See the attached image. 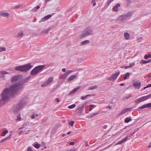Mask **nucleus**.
I'll use <instances>...</instances> for the list:
<instances>
[{
  "instance_id": "nucleus-1",
  "label": "nucleus",
  "mask_w": 151,
  "mask_h": 151,
  "mask_svg": "<svg viewBox=\"0 0 151 151\" xmlns=\"http://www.w3.org/2000/svg\"><path fill=\"white\" fill-rule=\"evenodd\" d=\"M30 78V76H27L24 80L13 84L9 88H6L4 90L1 94L0 106H2L10 98H13L18 90L22 89L24 83Z\"/></svg>"
},
{
  "instance_id": "nucleus-2",
  "label": "nucleus",
  "mask_w": 151,
  "mask_h": 151,
  "mask_svg": "<svg viewBox=\"0 0 151 151\" xmlns=\"http://www.w3.org/2000/svg\"><path fill=\"white\" fill-rule=\"evenodd\" d=\"M27 99L26 98H23L20 100L14 107V112L15 114H17L19 110L26 104Z\"/></svg>"
},
{
  "instance_id": "nucleus-3",
  "label": "nucleus",
  "mask_w": 151,
  "mask_h": 151,
  "mask_svg": "<svg viewBox=\"0 0 151 151\" xmlns=\"http://www.w3.org/2000/svg\"><path fill=\"white\" fill-rule=\"evenodd\" d=\"M30 63L19 66L15 67V70H16L19 71L21 72H26L29 70L32 67Z\"/></svg>"
},
{
  "instance_id": "nucleus-4",
  "label": "nucleus",
  "mask_w": 151,
  "mask_h": 151,
  "mask_svg": "<svg viewBox=\"0 0 151 151\" xmlns=\"http://www.w3.org/2000/svg\"><path fill=\"white\" fill-rule=\"evenodd\" d=\"M45 65H39L34 68L30 72V74L32 76L36 75L40 72L45 67Z\"/></svg>"
},
{
  "instance_id": "nucleus-5",
  "label": "nucleus",
  "mask_w": 151,
  "mask_h": 151,
  "mask_svg": "<svg viewBox=\"0 0 151 151\" xmlns=\"http://www.w3.org/2000/svg\"><path fill=\"white\" fill-rule=\"evenodd\" d=\"M93 32L92 29L89 27H87L84 30V32L82 34V37H84L89 35H93Z\"/></svg>"
},
{
  "instance_id": "nucleus-6",
  "label": "nucleus",
  "mask_w": 151,
  "mask_h": 151,
  "mask_svg": "<svg viewBox=\"0 0 151 151\" xmlns=\"http://www.w3.org/2000/svg\"><path fill=\"white\" fill-rule=\"evenodd\" d=\"M87 102L84 103L81 105L80 107L78 108L76 110V112L81 114L83 111L84 110V107L85 106Z\"/></svg>"
},
{
  "instance_id": "nucleus-7",
  "label": "nucleus",
  "mask_w": 151,
  "mask_h": 151,
  "mask_svg": "<svg viewBox=\"0 0 151 151\" xmlns=\"http://www.w3.org/2000/svg\"><path fill=\"white\" fill-rule=\"evenodd\" d=\"M133 13V11H129L127 13L123 15L126 19V21H127L131 18Z\"/></svg>"
},
{
  "instance_id": "nucleus-8",
  "label": "nucleus",
  "mask_w": 151,
  "mask_h": 151,
  "mask_svg": "<svg viewBox=\"0 0 151 151\" xmlns=\"http://www.w3.org/2000/svg\"><path fill=\"white\" fill-rule=\"evenodd\" d=\"M120 73V72H117L115 73L112 75L110 77H109L108 80L110 81H113L114 80L116 79L118 76L119 75Z\"/></svg>"
},
{
  "instance_id": "nucleus-9",
  "label": "nucleus",
  "mask_w": 151,
  "mask_h": 151,
  "mask_svg": "<svg viewBox=\"0 0 151 151\" xmlns=\"http://www.w3.org/2000/svg\"><path fill=\"white\" fill-rule=\"evenodd\" d=\"M132 85L135 89H139L141 87V82L138 81L136 82L133 83Z\"/></svg>"
},
{
  "instance_id": "nucleus-10",
  "label": "nucleus",
  "mask_w": 151,
  "mask_h": 151,
  "mask_svg": "<svg viewBox=\"0 0 151 151\" xmlns=\"http://www.w3.org/2000/svg\"><path fill=\"white\" fill-rule=\"evenodd\" d=\"M53 78L52 77H50L48 78L46 82L45 83L42 84L41 86L42 87H45L47 86L50 83H51L52 81Z\"/></svg>"
},
{
  "instance_id": "nucleus-11",
  "label": "nucleus",
  "mask_w": 151,
  "mask_h": 151,
  "mask_svg": "<svg viewBox=\"0 0 151 151\" xmlns=\"http://www.w3.org/2000/svg\"><path fill=\"white\" fill-rule=\"evenodd\" d=\"M126 21L123 15L120 16L116 20V21L118 23H121Z\"/></svg>"
},
{
  "instance_id": "nucleus-12",
  "label": "nucleus",
  "mask_w": 151,
  "mask_h": 151,
  "mask_svg": "<svg viewBox=\"0 0 151 151\" xmlns=\"http://www.w3.org/2000/svg\"><path fill=\"white\" fill-rule=\"evenodd\" d=\"M20 76H21L19 75L14 76L12 78L11 81V82H15L19 80Z\"/></svg>"
},
{
  "instance_id": "nucleus-13",
  "label": "nucleus",
  "mask_w": 151,
  "mask_h": 151,
  "mask_svg": "<svg viewBox=\"0 0 151 151\" xmlns=\"http://www.w3.org/2000/svg\"><path fill=\"white\" fill-rule=\"evenodd\" d=\"M132 108H126L124 109L119 114V115H122L124 114H125L126 112L128 111H130L132 109Z\"/></svg>"
},
{
  "instance_id": "nucleus-14",
  "label": "nucleus",
  "mask_w": 151,
  "mask_h": 151,
  "mask_svg": "<svg viewBox=\"0 0 151 151\" xmlns=\"http://www.w3.org/2000/svg\"><path fill=\"white\" fill-rule=\"evenodd\" d=\"M151 107V103H147L146 104H144L142 106L139 107L138 108L139 109H143L145 108H150Z\"/></svg>"
},
{
  "instance_id": "nucleus-15",
  "label": "nucleus",
  "mask_w": 151,
  "mask_h": 151,
  "mask_svg": "<svg viewBox=\"0 0 151 151\" xmlns=\"http://www.w3.org/2000/svg\"><path fill=\"white\" fill-rule=\"evenodd\" d=\"M9 13L3 12H0V15L4 17L7 18L9 16Z\"/></svg>"
},
{
  "instance_id": "nucleus-16",
  "label": "nucleus",
  "mask_w": 151,
  "mask_h": 151,
  "mask_svg": "<svg viewBox=\"0 0 151 151\" xmlns=\"http://www.w3.org/2000/svg\"><path fill=\"white\" fill-rule=\"evenodd\" d=\"M52 15V14H49L45 16L41 19V21H40V22L45 21L48 19L50 18L51 17Z\"/></svg>"
},
{
  "instance_id": "nucleus-17",
  "label": "nucleus",
  "mask_w": 151,
  "mask_h": 151,
  "mask_svg": "<svg viewBox=\"0 0 151 151\" xmlns=\"http://www.w3.org/2000/svg\"><path fill=\"white\" fill-rule=\"evenodd\" d=\"M80 86H78L76 88H74L73 90L71 91L68 94V95H72L74 94L77 90L79 89Z\"/></svg>"
},
{
  "instance_id": "nucleus-18",
  "label": "nucleus",
  "mask_w": 151,
  "mask_h": 151,
  "mask_svg": "<svg viewBox=\"0 0 151 151\" xmlns=\"http://www.w3.org/2000/svg\"><path fill=\"white\" fill-rule=\"evenodd\" d=\"M77 75H72L70 76L67 79L68 81H70L76 78Z\"/></svg>"
},
{
  "instance_id": "nucleus-19",
  "label": "nucleus",
  "mask_w": 151,
  "mask_h": 151,
  "mask_svg": "<svg viewBox=\"0 0 151 151\" xmlns=\"http://www.w3.org/2000/svg\"><path fill=\"white\" fill-rule=\"evenodd\" d=\"M128 136L126 137L125 138L118 142L117 143V145L121 144L124 142L127 141L128 139Z\"/></svg>"
},
{
  "instance_id": "nucleus-20",
  "label": "nucleus",
  "mask_w": 151,
  "mask_h": 151,
  "mask_svg": "<svg viewBox=\"0 0 151 151\" xmlns=\"http://www.w3.org/2000/svg\"><path fill=\"white\" fill-rule=\"evenodd\" d=\"M33 145L35 148L37 149H38L40 146V145L37 142L34 143L33 144Z\"/></svg>"
},
{
  "instance_id": "nucleus-21",
  "label": "nucleus",
  "mask_w": 151,
  "mask_h": 151,
  "mask_svg": "<svg viewBox=\"0 0 151 151\" xmlns=\"http://www.w3.org/2000/svg\"><path fill=\"white\" fill-rule=\"evenodd\" d=\"M125 38L128 40L130 38V35L127 32H125L124 34Z\"/></svg>"
},
{
  "instance_id": "nucleus-22",
  "label": "nucleus",
  "mask_w": 151,
  "mask_h": 151,
  "mask_svg": "<svg viewBox=\"0 0 151 151\" xmlns=\"http://www.w3.org/2000/svg\"><path fill=\"white\" fill-rule=\"evenodd\" d=\"M11 136H12V134H10V135L8 136V137H7L2 139V140H1V142H4V141L6 140H9V139H10L11 137Z\"/></svg>"
},
{
  "instance_id": "nucleus-23",
  "label": "nucleus",
  "mask_w": 151,
  "mask_h": 151,
  "mask_svg": "<svg viewBox=\"0 0 151 151\" xmlns=\"http://www.w3.org/2000/svg\"><path fill=\"white\" fill-rule=\"evenodd\" d=\"M90 41L88 40H86L83 41H82L81 43V45H84L86 44H88L89 43Z\"/></svg>"
},
{
  "instance_id": "nucleus-24",
  "label": "nucleus",
  "mask_w": 151,
  "mask_h": 151,
  "mask_svg": "<svg viewBox=\"0 0 151 151\" xmlns=\"http://www.w3.org/2000/svg\"><path fill=\"white\" fill-rule=\"evenodd\" d=\"M132 120V118L130 117H127L124 119V122L125 123H128Z\"/></svg>"
},
{
  "instance_id": "nucleus-25",
  "label": "nucleus",
  "mask_w": 151,
  "mask_h": 151,
  "mask_svg": "<svg viewBox=\"0 0 151 151\" xmlns=\"http://www.w3.org/2000/svg\"><path fill=\"white\" fill-rule=\"evenodd\" d=\"M99 113L98 112H96V113H93L90 114L88 116V118H91L93 116L98 114Z\"/></svg>"
},
{
  "instance_id": "nucleus-26",
  "label": "nucleus",
  "mask_w": 151,
  "mask_h": 151,
  "mask_svg": "<svg viewBox=\"0 0 151 151\" xmlns=\"http://www.w3.org/2000/svg\"><path fill=\"white\" fill-rule=\"evenodd\" d=\"M94 94H88L86 95L85 96H82L81 97V99L82 100H84L86 98H87V97L89 96H94Z\"/></svg>"
},
{
  "instance_id": "nucleus-27",
  "label": "nucleus",
  "mask_w": 151,
  "mask_h": 151,
  "mask_svg": "<svg viewBox=\"0 0 151 151\" xmlns=\"http://www.w3.org/2000/svg\"><path fill=\"white\" fill-rule=\"evenodd\" d=\"M50 30V28H48L47 29H45L44 30H42L41 31V33L42 34L43 33H47Z\"/></svg>"
},
{
  "instance_id": "nucleus-28",
  "label": "nucleus",
  "mask_w": 151,
  "mask_h": 151,
  "mask_svg": "<svg viewBox=\"0 0 151 151\" xmlns=\"http://www.w3.org/2000/svg\"><path fill=\"white\" fill-rule=\"evenodd\" d=\"M16 116L17 117L16 119L17 121H20L21 120L22 118L21 117V115L20 114H18L17 115H16Z\"/></svg>"
},
{
  "instance_id": "nucleus-29",
  "label": "nucleus",
  "mask_w": 151,
  "mask_h": 151,
  "mask_svg": "<svg viewBox=\"0 0 151 151\" xmlns=\"http://www.w3.org/2000/svg\"><path fill=\"white\" fill-rule=\"evenodd\" d=\"M130 75V74L129 72L127 73L125 75V76H124L123 78L124 80L127 79V77L129 76Z\"/></svg>"
},
{
  "instance_id": "nucleus-30",
  "label": "nucleus",
  "mask_w": 151,
  "mask_h": 151,
  "mask_svg": "<svg viewBox=\"0 0 151 151\" xmlns=\"http://www.w3.org/2000/svg\"><path fill=\"white\" fill-rule=\"evenodd\" d=\"M135 101L136 103L138 104L139 102H142V99L141 97H140L138 99H136L135 100Z\"/></svg>"
},
{
  "instance_id": "nucleus-31",
  "label": "nucleus",
  "mask_w": 151,
  "mask_h": 151,
  "mask_svg": "<svg viewBox=\"0 0 151 151\" xmlns=\"http://www.w3.org/2000/svg\"><path fill=\"white\" fill-rule=\"evenodd\" d=\"M150 63V61H148V60L146 61V60H141V62H140V63H141V64H146V63Z\"/></svg>"
},
{
  "instance_id": "nucleus-32",
  "label": "nucleus",
  "mask_w": 151,
  "mask_h": 151,
  "mask_svg": "<svg viewBox=\"0 0 151 151\" xmlns=\"http://www.w3.org/2000/svg\"><path fill=\"white\" fill-rule=\"evenodd\" d=\"M8 131L7 130H4L3 132L2 133L1 135L2 136H5L6 134L8 133Z\"/></svg>"
},
{
  "instance_id": "nucleus-33",
  "label": "nucleus",
  "mask_w": 151,
  "mask_h": 151,
  "mask_svg": "<svg viewBox=\"0 0 151 151\" xmlns=\"http://www.w3.org/2000/svg\"><path fill=\"white\" fill-rule=\"evenodd\" d=\"M97 86L96 85H95L94 86H93L91 87L88 88L89 90H92L94 89H95L97 88Z\"/></svg>"
},
{
  "instance_id": "nucleus-34",
  "label": "nucleus",
  "mask_w": 151,
  "mask_h": 151,
  "mask_svg": "<svg viewBox=\"0 0 151 151\" xmlns=\"http://www.w3.org/2000/svg\"><path fill=\"white\" fill-rule=\"evenodd\" d=\"M9 73L5 71H2L0 72V74L4 75L5 74H9Z\"/></svg>"
},
{
  "instance_id": "nucleus-35",
  "label": "nucleus",
  "mask_w": 151,
  "mask_h": 151,
  "mask_svg": "<svg viewBox=\"0 0 151 151\" xmlns=\"http://www.w3.org/2000/svg\"><path fill=\"white\" fill-rule=\"evenodd\" d=\"M151 58V54H149L148 55H145L144 56V58L145 59H147Z\"/></svg>"
},
{
  "instance_id": "nucleus-36",
  "label": "nucleus",
  "mask_w": 151,
  "mask_h": 151,
  "mask_svg": "<svg viewBox=\"0 0 151 151\" xmlns=\"http://www.w3.org/2000/svg\"><path fill=\"white\" fill-rule=\"evenodd\" d=\"M23 35V32H21L19 33H18V37L19 38H21L22 37Z\"/></svg>"
},
{
  "instance_id": "nucleus-37",
  "label": "nucleus",
  "mask_w": 151,
  "mask_h": 151,
  "mask_svg": "<svg viewBox=\"0 0 151 151\" xmlns=\"http://www.w3.org/2000/svg\"><path fill=\"white\" fill-rule=\"evenodd\" d=\"M142 101H145L148 99L146 96L141 97Z\"/></svg>"
},
{
  "instance_id": "nucleus-38",
  "label": "nucleus",
  "mask_w": 151,
  "mask_h": 151,
  "mask_svg": "<svg viewBox=\"0 0 151 151\" xmlns=\"http://www.w3.org/2000/svg\"><path fill=\"white\" fill-rule=\"evenodd\" d=\"M76 106V104H73L71 105L68 106V107L69 108L72 109H73V108L75 107Z\"/></svg>"
},
{
  "instance_id": "nucleus-39",
  "label": "nucleus",
  "mask_w": 151,
  "mask_h": 151,
  "mask_svg": "<svg viewBox=\"0 0 151 151\" xmlns=\"http://www.w3.org/2000/svg\"><path fill=\"white\" fill-rule=\"evenodd\" d=\"M75 122L73 121H71L68 123V124L71 126H73Z\"/></svg>"
},
{
  "instance_id": "nucleus-40",
  "label": "nucleus",
  "mask_w": 151,
  "mask_h": 151,
  "mask_svg": "<svg viewBox=\"0 0 151 151\" xmlns=\"http://www.w3.org/2000/svg\"><path fill=\"white\" fill-rule=\"evenodd\" d=\"M113 10L115 12H117L118 11V7L116 6H114L113 8Z\"/></svg>"
},
{
  "instance_id": "nucleus-41",
  "label": "nucleus",
  "mask_w": 151,
  "mask_h": 151,
  "mask_svg": "<svg viewBox=\"0 0 151 151\" xmlns=\"http://www.w3.org/2000/svg\"><path fill=\"white\" fill-rule=\"evenodd\" d=\"M93 104H91V105L89 106V111H91L92 109V108H93Z\"/></svg>"
},
{
  "instance_id": "nucleus-42",
  "label": "nucleus",
  "mask_w": 151,
  "mask_h": 151,
  "mask_svg": "<svg viewBox=\"0 0 151 151\" xmlns=\"http://www.w3.org/2000/svg\"><path fill=\"white\" fill-rule=\"evenodd\" d=\"M73 71H74L73 70H68L66 73V74H67L68 75V74H70Z\"/></svg>"
},
{
  "instance_id": "nucleus-43",
  "label": "nucleus",
  "mask_w": 151,
  "mask_h": 151,
  "mask_svg": "<svg viewBox=\"0 0 151 151\" xmlns=\"http://www.w3.org/2000/svg\"><path fill=\"white\" fill-rule=\"evenodd\" d=\"M6 50V48L5 47H0V52L2 51H5Z\"/></svg>"
},
{
  "instance_id": "nucleus-44",
  "label": "nucleus",
  "mask_w": 151,
  "mask_h": 151,
  "mask_svg": "<svg viewBox=\"0 0 151 151\" xmlns=\"http://www.w3.org/2000/svg\"><path fill=\"white\" fill-rule=\"evenodd\" d=\"M22 6V5L18 4V5H16V6H15L14 7V9H17L19 7H20L21 6Z\"/></svg>"
},
{
  "instance_id": "nucleus-45",
  "label": "nucleus",
  "mask_w": 151,
  "mask_h": 151,
  "mask_svg": "<svg viewBox=\"0 0 151 151\" xmlns=\"http://www.w3.org/2000/svg\"><path fill=\"white\" fill-rule=\"evenodd\" d=\"M35 118V113L34 112L32 114V115L31 118L32 119H34Z\"/></svg>"
},
{
  "instance_id": "nucleus-46",
  "label": "nucleus",
  "mask_w": 151,
  "mask_h": 151,
  "mask_svg": "<svg viewBox=\"0 0 151 151\" xmlns=\"http://www.w3.org/2000/svg\"><path fill=\"white\" fill-rule=\"evenodd\" d=\"M114 0H108L106 2L107 4L109 5Z\"/></svg>"
},
{
  "instance_id": "nucleus-47",
  "label": "nucleus",
  "mask_w": 151,
  "mask_h": 151,
  "mask_svg": "<svg viewBox=\"0 0 151 151\" xmlns=\"http://www.w3.org/2000/svg\"><path fill=\"white\" fill-rule=\"evenodd\" d=\"M135 65V64L134 63H132L130 64L129 65V66H130V67L132 68L133 66H134Z\"/></svg>"
},
{
  "instance_id": "nucleus-48",
  "label": "nucleus",
  "mask_w": 151,
  "mask_h": 151,
  "mask_svg": "<svg viewBox=\"0 0 151 151\" xmlns=\"http://www.w3.org/2000/svg\"><path fill=\"white\" fill-rule=\"evenodd\" d=\"M62 76V77H63L64 78H65L66 76H68L67 74H66V73H65L64 74H63Z\"/></svg>"
},
{
  "instance_id": "nucleus-49",
  "label": "nucleus",
  "mask_w": 151,
  "mask_h": 151,
  "mask_svg": "<svg viewBox=\"0 0 151 151\" xmlns=\"http://www.w3.org/2000/svg\"><path fill=\"white\" fill-rule=\"evenodd\" d=\"M27 151H33V150L31 147H29L27 149Z\"/></svg>"
},
{
  "instance_id": "nucleus-50",
  "label": "nucleus",
  "mask_w": 151,
  "mask_h": 151,
  "mask_svg": "<svg viewBox=\"0 0 151 151\" xmlns=\"http://www.w3.org/2000/svg\"><path fill=\"white\" fill-rule=\"evenodd\" d=\"M132 95H129L128 96H125V98H126L127 99H128L132 97Z\"/></svg>"
},
{
  "instance_id": "nucleus-51",
  "label": "nucleus",
  "mask_w": 151,
  "mask_h": 151,
  "mask_svg": "<svg viewBox=\"0 0 151 151\" xmlns=\"http://www.w3.org/2000/svg\"><path fill=\"white\" fill-rule=\"evenodd\" d=\"M131 1H128V2H127V4H126V5L127 6H129L130 4V3H131V2H130Z\"/></svg>"
},
{
  "instance_id": "nucleus-52",
  "label": "nucleus",
  "mask_w": 151,
  "mask_h": 151,
  "mask_svg": "<svg viewBox=\"0 0 151 151\" xmlns=\"http://www.w3.org/2000/svg\"><path fill=\"white\" fill-rule=\"evenodd\" d=\"M75 142H70L69 144L71 145H74Z\"/></svg>"
},
{
  "instance_id": "nucleus-53",
  "label": "nucleus",
  "mask_w": 151,
  "mask_h": 151,
  "mask_svg": "<svg viewBox=\"0 0 151 151\" xmlns=\"http://www.w3.org/2000/svg\"><path fill=\"white\" fill-rule=\"evenodd\" d=\"M85 146H89V145L88 144V142L87 141H85Z\"/></svg>"
},
{
  "instance_id": "nucleus-54",
  "label": "nucleus",
  "mask_w": 151,
  "mask_h": 151,
  "mask_svg": "<svg viewBox=\"0 0 151 151\" xmlns=\"http://www.w3.org/2000/svg\"><path fill=\"white\" fill-rule=\"evenodd\" d=\"M23 131L22 130H20V131L18 133V134L19 135H21L23 132Z\"/></svg>"
},
{
  "instance_id": "nucleus-55",
  "label": "nucleus",
  "mask_w": 151,
  "mask_h": 151,
  "mask_svg": "<svg viewBox=\"0 0 151 151\" xmlns=\"http://www.w3.org/2000/svg\"><path fill=\"white\" fill-rule=\"evenodd\" d=\"M146 96L148 99H149L150 98H151V93L147 95Z\"/></svg>"
},
{
  "instance_id": "nucleus-56",
  "label": "nucleus",
  "mask_w": 151,
  "mask_h": 151,
  "mask_svg": "<svg viewBox=\"0 0 151 151\" xmlns=\"http://www.w3.org/2000/svg\"><path fill=\"white\" fill-rule=\"evenodd\" d=\"M107 125H105L103 126V128L104 129H106L107 127Z\"/></svg>"
},
{
  "instance_id": "nucleus-57",
  "label": "nucleus",
  "mask_w": 151,
  "mask_h": 151,
  "mask_svg": "<svg viewBox=\"0 0 151 151\" xmlns=\"http://www.w3.org/2000/svg\"><path fill=\"white\" fill-rule=\"evenodd\" d=\"M117 7H118L120 6V4L119 3H117V4L116 5H115Z\"/></svg>"
},
{
  "instance_id": "nucleus-58",
  "label": "nucleus",
  "mask_w": 151,
  "mask_h": 151,
  "mask_svg": "<svg viewBox=\"0 0 151 151\" xmlns=\"http://www.w3.org/2000/svg\"><path fill=\"white\" fill-rule=\"evenodd\" d=\"M24 124L23 125L22 127H20V128H19V129H23V128H24L25 127L24 126Z\"/></svg>"
},
{
  "instance_id": "nucleus-59",
  "label": "nucleus",
  "mask_w": 151,
  "mask_h": 151,
  "mask_svg": "<svg viewBox=\"0 0 151 151\" xmlns=\"http://www.w3.org/2000/svg\"><path fill=\"white\" fill-rule=\"evenodd\" d=\"M62 70L63 72H65L66 71V69L65 68H63L62 69Z\"/></svg>"
},
{
  "instance_id": "nucleus-60",
  "label": "nucleus",
  "mask_w": 151,
  "mask_h": 151,
  "mask_svg": "<svg viewBox=\"0 0 151 151\" xmlns=\"http://www.w3.org/2000/svg\"><path fill=\"white\" fill-rule=\"evenodd\" d=\"M147 87L148 88L151 87V83L148 84L147 86Z\"/></svg>"
},
{
  "instance_id": "nucleus-61",
  "label": "nucleus",
  "mask_w": 151,
  "mask_h": 151,
  "mask_svg": "<svg viewBox=\"0 0 151 151\" xmlns=\"http://www.w3.org/2000/svg\"><path fill=\"white\" fill-rule=\"evenodd\" d=\"M130 66H129H129H125L124 67V68L125 69H127V68H130Z\"/></svg>"
},
{
  "instance_id": "nucleus-62",
  "label": "nucleus",
  "mask_w": 151,
  "mask_h": 151,
  "mask_svg": "<svg viewBox=\"0 0 151 151\" xmlns=\"http://www.w3.org/2000/svg\"><path fill=\"white\" fill-rule=\"evenodd\" d=\"M56 101L57 102H59L60 101V100L58 98H56Z\"/></svg>"
},
{
  "instance_id": "nucleus-63",
  "label": "nucleus",
  "mask_w": 151,
  "mask_h": 151,
  "mask_svg": "<svg viewBox=\"0 0 151 151\" xmlns=\"http://www.w3.org/2000/svg\"><path fill=\"white\" fill-rule=\"evenodd\" d=\"M108 108H109L110 109H111L112 108H111V106H108L106 108V109H107Z\"/></svg>"
},
{
  "instance_id": "nucleus-64",
  "label": "nucleus",
  "mask_w": 151,
  "mask_h": 151,
  "mask_svg": "<svg viewBox=\"0 0 151 151\" xmlns=\"http://www.w3.org/2000/svg\"><path fill=\"white\" fill-rule=\"evenodd\" d=\"M148 147L149 148L151 147V143L148 146Z\"/></svg>"
}]
</instances>
